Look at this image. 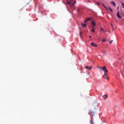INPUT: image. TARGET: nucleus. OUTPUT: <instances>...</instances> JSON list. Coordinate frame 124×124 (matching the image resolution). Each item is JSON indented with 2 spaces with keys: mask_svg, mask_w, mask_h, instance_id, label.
Listing matches in <instances>:
<instances>
[{
  "mask_svg": "<svg viewBox=\"0 0 124 124\" xmlns=\"http://www.w3.org/2000/svg\"><path fill=\"white\" fill-rule=\"evenodd\" d=\"M85 68L86 69H90V70H92V66L89 67V66H85Z\"/></svg>",
  "mask_w": 124,
  "mask_h": 124,
  "instance_id": "6",
  "label": "nucleus"
},
{
  "mask_svg": "<svg viewBox=\"0 0 124 124\" xmlns=\"http://www.w3.org/2000/svg\"><path fill=\"white\" fill-rule=\"evenodd\" d=\"M92 31H93V32H95L94 28H93V29H92Z\"/></svg>",
  "mask_w": 124,
  "mask_h": 124,
  "instance_id": "18",
  "label": "nucleus"
},
{
  "mask_svg": "<svg viewBox=\"0 0 124 124\" xmlns=\"http://www.w3.org/2000/svg\"><path fill=\"white\" fill-rule=\"evenodd\" d=\"M90 124H94V123L93 122V121H91Z\"/></svg>",
  "mask_w": 124,
  "mask_h": 124,
  "instance_id": "16",
  "label": "nucleus"
},
{
  "mask_svg": "<svg viewBox=\"0 0 124 124\" xmlns=\"http://www.w3.org/2000/svg\"><path fill=\"white\" fill-rule=\"evenodd\" d=\"M79 8H78V12H79Z\"/></svg>",
  "mask_w": 124,
  "mask_h": 124,
  "instance_id": "25",
  "label": "nucleus"
},
{
  "mask_svg": "<svg viewBox=\"0 0 124 124\" xmlns=\"http://www.w3.org/2000/svg\"><path fill=\"white\" fill-rule=\"evenodd\" d=\"M112 42H113V40H111V41H110V42H109V43H112Z\"/></svg>",
  "mask_w": 124,
  "mask_h": 124,
  "instance_id": "23",
  "label": "nucleus"
},
{
  "mask_svg": "<svg viewBox=\"0 0 124 124\" xmlns=\"http://www.w3.org/2000/svg\"><path fill=\"white\" fill-rule=\"evenodd\" d=\"M103 6H104V7H105V9H106V10H108V8H107V7H106L104 4H102Z\"/></svg>",
  "mask_w": 124,
  "mask_h": 124,
  "instance_id": "12",
  "label": "nucleus"
},
{
  "mask_svg": "<svg viewBox=\"0 0 124 124\" xmlns=\"http://www.w3.org/2000/svg\"><path fill=\"white\" fill-rule=\"evenodd\" d=\"M73 0H70L69 1L67 2V4H69V6L70 7H72V6H74V4L76 3V0H75V2L74 3H72Z\"/></svg>",
  "mask_w": 124,
  "mask_h": 124,
  "instance_id": "1",
  "label": "nucleus"
},
{
  "mask_svg": "<svg viewBox=\"0 0 124 124\" xmlns=\"http://www.w3.org/2000/svg\"><path fill=\"white\" fill-rule=\"evenodd\" d=\"M117 16L118 18H119V19H121V18H122V16H120V12H118L117 13Z\"/></svg>",
  "mask_w": 124,
  "mask_h": 124,
  "instance_id": "4",
  "label": "nucleus"
},
{
  "mask_svg": "<svg viewBox=\"0 0 124 124\" xmlns=\"http://www.w3.org/2000/svg\"><path fill=\"white\" fill-rule=\"evenodd\" d=\"M90 38H92V36H89Z\"/></svg>",
  "mask_w": 124,
  "mask_h": 124,
  "instance_id": "28",
  "label": "nucleus"
},
{
  "mask_svg": "<svg viewBox=\"0 0 124 124\" xmlns=\"http://www.w3.org/2000/svg\"><path fill=\"white\" fill-rule=\"evenodd\" d=\"M82 33H83L82 32H80V33H79V36H80V37H82V35H81V34H82Z\"/></svg>",
  "mask_w": 124,
  "mask_h": 124,
  "instance_id": "15",
  "label": "nucleus"
},
{
  "mask_svg": "<svg viewBox=\"0 0 124 124\" xmlns=\"http://www.w3.org/2000/svg\"><path fill=\"white\" fill-rule=\"evenodd\" d=\"M97 4H98V5H99L100 4V3H99V2H97Z\"/></svg>",
  "mask_w": 124,
  "mask_h": 124,
  "instance_id": "22",
  "label": "nucleus"
},
{
  "mask_svg": "<svg viewBox=\"0 0 124 124\" xmlns=\"http://www.w3.org/2000/svg\"><path fill=\"white\" fill-rule=\"evenodd\" d=\"M100 31H104V29L103 28H101Z\"/></svg>",
  "mask_w": 124,
  "mask_h": 124,
  "instance_id": "19",
  "label": "nucleus"
},
{
  "mask_svg": "<svg viewBox=\"0 0 124 124\" xmlns=\"http://www.w3.org/2000/svg\"><path fill=\"white\" fill-rule=\"evenodd\" d=\"M98 68H100L101 70L104 71V73H108V70L106 69V67H98Z\"/></svg>",
  "mask_w": 124,
  "mask_h": 124,
  "instance_id": "2",
  "label": "nucleus"
},
{
  "mask_svg": "<svg viewBox=\"0 0 124 124\" xmlns=\"http://www.w3.org/2000/svg\"><path fill=\"white\" fill-rule=\"evenodd\" d=\"M92 27V28H93V26H91Z\"/></svg>",
  "mask_w": 124,
  "mask_h": 124,
  "instance_id": "29",
  "label": "nucleus"
},
{
  "mask_svg": "<svg viewBox=\"0 0 124 124\" xmlns=\"http://www.w3.org/2000/svg\"><path fill=\"white\" fill-rule=\"evenodd\" d=\"M81 26L86 28V26H87V25H86L85 24H83V23H81Z\"/></svg>",
  "mask_w": 124,
  "mask_h": 124,
  "instance_id": "11",
  "label": "nucleus"
},
{
  "mask_svg": "<svg viewBox=\"0 0 124 124\" xmlns=\"http://www.w3.org/2000/svg\"><path fill=\"white\" fill-rule=\"evenodd\" d=\"M110 3H111V4H112L113 5V6H114V7L116 6V3H115V2L111 1V2H110Z\"/></svg>",
  "mask_w": 124,
  "mask_h": 124,
  "instance_id": "8",
  "label": "nucleus"
},
{
  "mask_svg": "<svg viewBox=\"0 0 124 124\" xmlns=\"http://www.w3.org/2000/svg\"><path fill=\"white\" fill-rule=\"evenodd\" d=\"M102 53H103V54H104V55H106V51L103 50Z\"/></svg>",
  "mask_w": 124,
  "mask_h": 124,
  "instance_id": "13",
  "label": "nucleus"
},
{
  "mask_svg": "<svg viewBox=\"0 0 124 124\" xmlns=\"http://www.w3.org/2000/svg\"><path fill=\"white\" fill-rule=\"evenodd\" d=\"M106 79H107L108 81H109V79L107 78V77H106Z\"/></svg>",
  "mask_w": 124,
  "mask_h": 124,
  "instance_id": "21",
  "label": "nucleus"
},
{
  "mask_svg": "<svg viewBox=\"0 0 124 124\" xmlns=\"http://www.w3.org/2000/svg\"><path fill=\"white\" fill-rule=\"evenodd\" d=\"M92 25H93V26H95V22H94V21H92Z\"/></svg>",
  "mask_w": 124,
  "mask_h": 124,
  "instance_id": "9",
  "label": "nucleus"
},
{
  "mask_svg": "<svg viewBox=\"0 0 124 124\" xmlns=\"http://www.w3.org/2000/svg\"><path fill=\"white\" fill-rule=\"evenodd\" d=\"M91 45L93 46V47H97V45L95 44V43L92 42L91 43Z\"/></svg>",
  "mask_w": 124,
  "mask_h": 124,
  "instance_id": "3",
  "label": "nucleus"
},
{
  "mask_svg": "<svg viewBox=\"0 0 124 124\" xmlns=\"http://www.w3.org/2000/svg\"><path fill=\"white\" fill-rule=\"evenodd\" d=\"M108 9H109L110 12H113V10L111 8V7H109Z\"/></svg>",
  "mask_w": 124,
  "mask_h": 124,
  "instance_id": "14",
  "label": "nucleus"
},
{
  "mask_svg": "<svg viewBox=\"0 0 124 124\" xmlns=\"http://www.w3.org/2000/svg\"><path fill=\"white\" fill-rule=\"evenodd\" d=\"M90 20H92V18H88L86 20H85V23H87L89 22V21H90Z\"/></svg>",
  "mask_w": 124,
  "mask_h": 124,
  "instance_id": "5",
  "label": "nucleus"
},
{
  "mask_svg": "<svg viewBox=\"0 0 124 124\" xmlns=\"http://www.w3.org/2000/svg\"><path fill=\"white\" fill-rule=\"evenodd\" d=\"M106 39H104V40H103V42H106Z\"/></svg>",
  "mask_w": 124,
  "mask_h": 124,
  "instance_id": "20",
  "label": "nucleus"
},
{
  "mask_svg": "<svg viewBox=\"0 0 124 124\" xmlns=\"http://www.w3.org/2000/svg\"><path fill=\"white\" fill-rule=\"evenodd\" d=\"M111 26L112 27V28H114V26H113L112 24H111Z\"/></svg>",
  "mask_w": 124,
  "mask_h": 124,
  "instance_id": "27",
  "label": "nucleus"
},
{
  "mask_svg": "<svg viewBox=\"0 0 124 124\" xmlns=\"http://www.w3.org/2000/svg\"><path fill=\"white\" fill-rule=\"evenodd\" d=\"M106 76H107V74L105 73L104 75L102 76L103 78H106Z\"/></svg>",
  "mask_w": 124,
  "mask_h": 124,
  "instance_id": "10",
  "label": "nucleus"
},
{
  "mask_svg": "<svg viewBox=\"0 0 124 124\" xmlns=\"http://www.w3.org/2000/svg\"><path fill=\"white\" fill-rule=\"evenodd\" d=\"M122 5H123V6H124V4L123 3H121Z\"/></svg>",
  "mask_w": 124,
  "mask_h": 124,
  "instance_id": "24",
  "label": "nucleus"
},
{
  "mask_svg": "<svg viewBox=\"0 0 124 124\" xmlns=\"http://www.w3.org/2000/svg\"><path fill=\"white\" fill-rule=\"evenodd\" d=\"M107 97H108V96H107V95H104L103 96V99H107Z\"/></svg>",
  "mask_w": 124,
  "mask_h": 124,
  "instance_id": "7",
  "label": "nucleus"
},
{
  "mask_svg": "<svg viewBox=\"0 0 124 124\" xmlns=\"http://www.w3.org/2000/svg\"><path fill=\"white\" fill-rule=\"evenodd\" d=\"M111 26L112 27V28H114V26H113L112 24H111Z\"/></svg>",
  "mask_w": 124,
  "mask_h": 124,
  "instance_id": "26",
  "label": "nucleus"
},
{
  "mask_svg": "<svg viewBox=\"0 0 124 124\" xmlns=\"http://www.w3.org/2000/svg\"><path fill=\"white\" fill-rule=\"evenodd\" d=\"M90 113H91L92 114H94V111L91 110V111H90Z\"/></svg>",
  "mask_w": 124,
  "mask_h": 124,
  "instance_id": "17",
  "label": "nucleus"
}]
</instances>
